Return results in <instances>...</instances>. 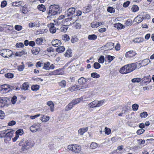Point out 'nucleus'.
I'll return each instance as SVG.
<instances>
[{
    "mask_svg": "<svg viewBox=\"0 0 154 154\" xmlns=\"http://www.w3.org/2000/svg\"><path fill=\"white\" fill-rule=\"evenodd\" d=\"M106 59L108 60V61L109 62H110L113 60L114 58L115 57L109 55H106Z\"/></svg>",
    "mask_w": 154,
    "mask_h": 154,
    "instance_id": "nucleus-45",
    "label": "nucleus"
},
{
    "mask_svg": "<svg viewBox=\"0 0 154 154\" xmlns=\"http://www.w3.org/2000/svg\"><path fill=\"white\" fill-rule=\"evenodd\" d=\"M143 20V16L141 15H139L136 17L134 21L136 22L137 23H141Z\"/></svg>",
    "mask_w": 154,
    "mask_h": 154,
    "instance_id": "nucleus-19",
    "label": "nucleus"
},
{
    "mask_svg": "<svg viewBox=\"0 0 154 154\" xmlns=\"http://www.w3.org/2000/svg\"><path fill=\"white\" fill-rule=\"evenodd\" d=\"M41 126L40 124H34L32 125L30 128V131L32 132H35L38 130Z\"/></svg>",
    "mask_w": 154,
    "mask_h": 154,
    "instance_id": "nucleus-12",
    "label": "nucleus"
},
{
    "mask_svg": "<svg viewBox=\"0 0 154 154\" xmlns=\"http://www.w3.org/2000/svg\"><path fill=\"white\" fill-rule=\"evenodd\" d=\"M16 134L18 136L22 135L23 134V130L22 129H19L16 132Z\"/></svg>",
    "mask_w": 154,
    "mask_h": 154,
    "instance_id": "nucleus-54",
    "label": "nucleus"
},
{
    "mask_svg": "<svg viewBox=\"0 0 154 154\" xmlns=\"http://www.w3.org/2000/svg\"><path fill=\"white\" fill-rule=\"evenodd\" d=\"M114 44L112 42H109L107 43L106 45V47L107 48L106 49L107 50H110L113 48Z\"/></svg>",
    "mask_w": 154,
    "mask_h": 154,
    "instance_id": "nucleus-30",
    "label": "nucleus"
},
{
    "mask_svg": "<svg viewBox=\"0 0 154 154\" xmlns=\"http://www.w3.org/2000/svg\"><path fill=\"white\" fill-rule=\"evenodd\" d=\"M105 102L104 100L100 101L97 100V107H99L102 106Z\"/></svg>",
    "mask_w": 154,
    "mask_h": 154,
    "instance_id": "nucleus-41",
    "label": "nucleus"
},
{
    "mask_svg": "<svg viewBox=\"0 0 154 154\" xmlns=\"http://www.w3.org/2000/svg\"><path fill=\"white\" fill-rule=\"evenodd\" d=\"M7 130L8 131L6 133L5 137L8 138L9 139H11L14 133V131L8 129Z\"/></svg>",
    "mask_w": 154,
    "mask_h": 154,
    "instance_id": "nucleus-17",
    "label": "nucleus"
},
{
    "mask_svg": "<svg viewBox=\"0 0 154 154\" xmlns=\"http://www.w3.org/2000/svg\"><path fill=\"white\" fill-rule=\"evenodd\" d=\"M139 8L137 5H134L131 8V10L133 12H135L139 10Z\"/></svg>",
    "mask_w": 154,
    "mask_h": 154,
    "instance_id": "nucleus-44",
    "label": "nucleus"
},
{
    "mask_svg": "<svg viewBox=\"0 0 154 154\" xmlns=\"http://www.w3.org/2000/svg\"><path fill=\"white\" fill-rule=\"evenodd\" d=\"M141 80L142 79L140 78H137L132 79L131 80V81L132 82L134 83L139 82L141 81Z\"/></svg>",
    "mask_w": 154,
    "mask_h": 154,
    "instance_id": "nucleus-61",
    "label": "nucleus"
},
{
    "mask_svg": "<svg viewBox=\"0 0 154 154\" xmlns=\"http://www.w3.org/2000/svg\"><path fill=\"white\" fill-rule=\"evenodd\" d=\"M75 9L74 8H71L68 9L65 12V16L66 17H69L70 16L73 15L75 13Z\"/></svg>",
    "mask_w": 154,
    "mask_h": 154,
    "instance_id": "nucleus-9",
    "label": "nucleus"
},
{
    "mask_svg": "<svg viewBox=\"0 0 154 154\" xmlns=\"http://www.w3.org/2000/svg\"><path fill=\"white\" fill-rule=\"evenodd\" d=\"M139 105L137 104H134L132 105V107L133 111H137Z\"/></svg>",
    "mask_w": 154,
    "mask_h": 154,
    "instance_id": "nucleus-53",
    "label": "nucleus"
},
{
    "mask_svg": "<svg viewBox=\"0 0 154 154\" xmlns=\"http://www.w3.org/2000/svg\"><path fill=\"white\" fill-rule=\"evenodd\" d=\"M64 56L66 57H69L72 56L71 50H67L64 54Z\"/></svg>",
    "mask_w": 154,
    "mask_h": 154,
    "instance_id": "nucleus-34",
    "label": "nucleus"
},
{
    "mask_svg": "<svg viewBox=\"0 0 154 154\" xmlns=\"http://www.w3.org/2000/svg\"><path fill=\"white\" fill-rule=\"evenodd\" d=\"M137 67V65L134 63L128 64L121 68L119 70L122 74H127L131 72Z\"/></svg>",
    "mask_w": 154,
    "mask_h": 154,
    "instance_id": "nucleus-1",
    "label": "nucleus"
},
{
    "mask_svg": "<svg viewBox=\"0 0 154 154\" xmlns=\"http://www.w3.org/2000/svg\"><path fill=\"white\" fill-rule=\"evenodd\" d=\"M74 106V105L71 102L66 106L65 108V110L66 111H69L71 110Z\"/></svg>",
    "mask_w": 154,
    "mask_h": 154,
    "instance_id": "nucleus-36",
    "label": "nucleus"
},
{
    "mask_svg": "<svg viewBox=\"0 0 154 154\" xmlns=\"http://www.w3.org/2000/svg\"><path fill=\"white\" fill-rule=\"evenodd\" d=\"M98 25L97 22L96 21H94L91 24V27L94 28L98 27L99 26Z\"/></svg>",
    "mask_w": 154,
    "mask_h": 154,
    "instance_id": "nucleus-40",
    "label": "nucleus"
},
{
    "mask_svg": "<svg viewBox=\"0 0 154 154\" xmlns=\"http://www.w3.org/2000/svg\"><path fill=\"white\" fill-rule=\"evenodd\" d=\"M68 149L75 153H79L81 150V147L80 145L72 144L68 146Z\"/></svg>",
    "mask_w": 154,
    "mask_h": 154,
    "instance_id": "nucleus-6",
    "label": "nucleus"
},
{
    "mask_svg": "<svg viewBox=\"0 0 154 154\" xmlns=\"http://www.w3.org/2000/svg\"><path fill=\"white\" fill-rule=\"evenodd\" d=\"M92 7L91 5L87 6L83 8V13H86L89 12L91 10Z\"/></svg>",
    "mask_w": 154,
    "mask_h": 154,
    "instance_id": "nucleus-22",
    "label": "nucleus"
},
{
    "mask_svg": "<svg viewBox=\"0 0 154 154\" xmlns=\"http://www.w3.org/2000/svg\"><path fill=\"white\" fill-rule=\"evenodd\" d=\"M91 80V78L85 79L83 77H81L78 80V82L79 84V85L81 89H85L88 87L87 84L88 80Z\"/></svg>",
    "mask_w": 154,
    "mask_h": 154,
    "instance_id": "nucleus-3",
    "label": "nucleus"
},
{
    "mask_svg": "<svg viewBox=\"0 0 154 154\" xmlns=\"http://www.w3.org/2000/svg\"><path fill=\"white\" fill-rule=\"evenodd\" d=\"M101 67V65L99 63L97 62H95L94 64V67L95 69H98Z\"/></svg>",
    "mask_w": 154,
    "mask_h": 154,
    "instance_id": "nucleus-57",
    "label": "nucleus"
},
{
    "mask_svg": "<svg viewBox=\"0 0 154 154\" xmlns=\"http://www.w3.org/2000/svg\"><path fill=\"white\" fill-rule=\"evenodd\" d=\"M137 53L135 51L131 50L127 52L125 54V57L128 59H131L136 55Z\"/></svg>",
    "mask_w": 154,
    "mask_h": 154,
    "instance_id": "nucleus-8",
    "label": "nucleus"
},
{
    "mask_svg": "<svg viewBox=\"0 0 154 154\" xmlns=\"http://www.w3.org/2000/svg\"><path fill=\"white\" fill-rule=\"evenodd\" d=\"M68 18L65 19L67 23L66 24L68 25H69L73 24L78 19V17L75 15L71 16Z\"/></svg>",
    "mask_w": 154,
    "mask_h": 154,
    "instance_id": "nucleus-7",
    "label": "nucleus"
},
{
    "mask_svg": "<svg viewBox=\"0 0 154 154\" xmlns=\"http://www.w3.org/2000/svg\"><path fill=\"white\" fill-rule=\"evenodd\" d=\"M39 88V86L38 85H34L31 87V89L33 91H37Z\"/></svg>",
    "mask_w": 154,
    "mask_h": 154,
    "instance_id": "nucleus-43",
    "label": "nucleus"
},
{
    "mask_svg": "<svg viewBox=\"0 0 154 154\" xmlns=\"http://www.w3.org/2000/svg\"><path fill=\"white\" fill-rule=\"evenodd\" d=\"M5 76L8 79L12 78L14 77L13 74L11 73H8L5 74Z\"/></svg>",
    "mask_w": 154,
    "mask_h": 154,
    "instance_id": "nucleus-52",
    "label": "nucleus"
},
{
    "mask_svg": "<svg viewBox=\"0 0 154 154\" xmlns=\"http://www.w3.org/2000/svg\"><path fill=\"white\" fill-rule=\"evenodd\" d=\"M97 38V36L95 34L89 35L88 37V38L89 40H95Z\"/></svg>",
    "mask_w": 154,
    "mask_h": 154,
    "instance_id": "nucleus-38",
    "label": "nucleus"
},
{
    "mask_svg": "<svg viewBox=\"0 0 154 154\" xmlns=\"http://www.w3.org/2000/svg\"><path fill=\"white\" fill-rule=\"evenodd\" d=\"M49 11L47 12L48 18L52 16L55 15L57 14H59L61 11V8L58 5H52L49 7Z\"/></svg>",
    "mask_w": 154,
    "mask_h": 154,
    "instance_id": "nucleus-2",
    "label": "nucleus"
},
{
    "mask_svg": "<svg viewBox=\"0 0 154 154\" xmlns=\"http://www.w3.org/2000/svg\"><path fill=\"white\" fill-rule=\"evenodd\" d=\"M29 86L26 83H24L23 84V88L25 90H26L28 89Z\"/></svg>",
    "mask_w": 154,
    "mask_h": 154,
    "instance_id": "nucleus-63",
    "label": "nucleus"
},
{
    "mask_svg": "<svg viewBox=\"0 0 154 154\" xmlns=\"http://www.w3.org/2000/svg\"><path fill=\"white\" fill-rule=\"evenodd\" d=\"M144 40L143 38L140 37L134 38L133 40V42L135 43H140L142 42Z\"/></svg>",
    "mask_w": 154,
    "mask_h": 154,
    "instance_id": "nucleus-31",
    "label": "nucleus"
},
{
    "mask_svg": "<svg viewBox=\"0 0 154 154\" xmlns=\"http://www.w3.org/2000/svg\"><path fill=\"white\" fill-rule=\"evenodd\" d=\"M83 99V97H82L80 98H77L73 100L71 102L74 105L80 103L81 101H82Z\"/></svg>",
    "mask_w": 154,
    "mask_h": 154,
    "instance_id": "nucleus-25",
    "label": "nucleus"
},
{
    "mask_svg": "<svg viewBox=\"0 0 154 154\" xmlns=\"http://www.w3.org/2000/svg\"><path fill=\"white\" fill-rule=\"evenodd\" d=\"M21 63L22 65H19L17 66V69L20 71H22L24 68V65L23 63L22 62Z\"/></svg>",
    "mask_w": 154,
    "mask_h": 154,
    "instance_id": "nucleus-46",
    "label": "nucleus"
},
{
    "mask_svg": "<svg viewBox=\"0 0 154 154\" xmlns=\"http://www.w3.org/2000/svg\"><path fill=\"white\" fill-rule=\"evenodd\" d=\"M148 116V114L147 112H141L140 115V116L142 118H146Z\"/></svg>",
    "mask_w": 154,
    "mask_h": 154,
    "instance_id": "nucleus-47",
    "label": "nucleus"
},
{
    "mask_svg": "<svg viewBox=\"0 0 154 154\" xmlns=\"http://www.w3.org/2000/svg\"><path fill=\"white\" fill-rule=\"evenodd\" d=\"M40 26V23L38 21L32 23L30 22L29 24V28H32L34 27H38Z\"/></svg>",
    "mask_w": 154,
    "mask_h": 154,
    "instance_id": "nucleus-18",
    "label": "nucleus"
},
{
    "mask_svg": "<svg viewBox=\"0 0 154 154\" xmlns=\"http://www.w3.org/2000/svg\"><path fill=\"white\" fill-rule=\"evenodd\" d=\"M47 104L50 107L51 111L53 112L54 110V105L53 102L52 101H48L47 102Z\"/></svg>",
    "mask_w": 154,
    "mask_h": 154,
    "instance_id": "nucleus-21",
    "label": "nucleus"
},
{
    "mask_svg": "<svg viewBox=\"0 0 154 154\" xmlns=\"http://www.w3.org/2000/svg\"><path fill=\"white\" fill-rule=\"evenodd\" d=\"M47 26L49 28L50 31L51 33H54L56 32V28L54 26V24L53 23H50L48 24Z\"/></svg>",
    "mask_w": 154,
    "mask_h": 154,
    "instance_id": "nucleus-13",
    "label": "nucleus"
},
{
    "mask_svg": "<svg viewBox=\"0 0 154 154\" xmlns=\"http://www.w3.org/2000/svg\"><path fill=\"white\" fill-rule=\"evenodd\" d=\"M58 84L61 88H65L66 85V82L64 80H62L58 82Z\"/></svg>",
    "mask_w": 154,
    "mask_h": 154,
    "instance_id": "nucleus-33",
    "label": "nucleus"
},
{
    "mask_svg": "<svg viewBox=\"0 0 154 154\" xmlns=\"http://www.w3.org/2000/svg\"><path fill=\"white\" fill-rule=\"evenodd\" d=\"M50 63L49 62L47 63H45L43 66V68L45 69L48 70L50 69Z\"/></svg>",
    "mask_w": 154,
    "mask_h": 154,
    "instance_id": "nucleus-56",
    "label": "nucleus"
},
{
    "mask_svg": "<svg viewBox=\"0 0 154 154\" xmlns=\"http://www.w3.org/2000/svg\"><path fill=\"white\" fill-rule=\"evenodd\" d=\"M150 62V61L149 59H146L144 60H143L142 64V66H145L147 65Z\"/></svg>",
    "mask_w": 154,
    "mask_h": 154,
    "instance_id": "nucleus-39",
    "label": "nucleus"
},
{
    "mask_svg": "<svg viewBox=\"0 0 154 154\" xmlns=\"http://www.w3.org/2000/svg\"><path fill=\"white\" fill-rule=\"evenodd\" d=\"M43 40L41 38H37L36 40V43L38 45L42 44L43 42Z\"/></svg>",
    "mask_w": 154,
    "mask_h": 154,
    "instance_id": "nucleus-60",
    "label": "nucleus"
},
{
    "mask_svg": "<svg viewBox=\"0 0 154 154\" xmlns=\"http://www.w3.org/2000/svg\"><path fill=\"white\" fill-rule=\"evenodd\" d=\"M28 11V8L27 7V6L26 5H24L22 7V12L24 14L26 13Z\"/></svg>",
    "mask_w": 154,
    "mask_h": 154,
    "instance_id": "nucleus-58",
    "label": "nucleus"
},
{
    "mask_svg": "<svg viewBox=\"0 0 154 154\" xmlns=\"http://www.w3.org/2000/svg\"><path fill=\"white\" fill-rule=\"evenodd\" d=\"M50 118V117L48 116L42 115L40 118V120L43 122H46L48 121Z\"/></svg>",
    "mask_w": 154,
    "mask_h": 154,
    "instance_id": "nucleus-20",
    "label": "nucleus"
},
{
    "mask_svg": "<svg viewBox=\"0 0 154 154\" xmlns=\"http://www.w3.org/2000/svg\"><path fill=\"white\" fill-rule=\"evenodd\" d=\"M40 50L39 48H34L32 50V52L33 54L36 55L39 53Z\"/></svg>",
    "mask_w": 154,
    "mask_h": 154,
    "instance_id": "nucleus-29",
    "label": "nucleus"
},
{
    "mask_svg": "<svg viewBox=\"0 0 154 154\" xmlns=\"http://www.w3.org/2000/svg\"><path fill=\"white\" fill-rule=\"evenodd\" d=\"M61 38L65 42H68L70 39L69 36L66 34L62 35Z\"/></svg>",
    "mask_w": 154,
    "mask_h": 154,
    "instance_id": "nucleus-32",
    "label": "nucleus"
},
{
    "mask_svg": "<svg viewBox=\"0 0 154 154\" xmlns=\"http://www.w3.org/2000/svg\"><path fill=\"white\" fill-rule=\"evenodd\" d=\"M12 54V51L8 49L0 50V55L5 58H8L11 57Z\"/></svg>",
    "mask_w": 154,
    "mask_h": 154,
    "instance_id": "nucleus-4",
    "label": "nucleus"
},
{
    "mask_svg": "<svg viewBox=\"0 0 154 154\" xmlns=\"http://www.w3.org/2000/svg\"><path fill=\"white\" fill-rule=\"evenodd\" d=\"M7 103L6 98L0 97V108L3 107Z\"/></svg>",
    "mask_w": 154,
    "mask_h": 154,
    "instance_id": "nucleus-16",
    "label": "nucleus"
},
{
    "mask_svg": "<svg viewBox=\"0 0 154 154\" xmlns=\"http://www.w3.org/2000/svg\"><path fill=\"white\" fill-rule=\"evenodd\" d=\"M91 77L94 78H98L100 77L99 74L96 72H93L91 74Z\"/></svg>",
    "mask_w": 154,
    "mask_h": 154,
    "instance_id": "nucleus-48",
    "label": "nucleus"
},
{
    "mask_svg": "<svg viewBox=\"0 0 154 154\" xmlns=\"http://www.w3.org/2000/svg\"><path fill=\"white\" fill-rule=\"evenodd\" d=\"M26 54V50L24 49L21 51L16 52L15 53V55L16 56L20 57L23 54Z\"/></svg>",
    "mask_w": 154,
    "mask_h": 154,
    "instance_id": "nucleus-24",
    "label": "nucleus"
},
{
    "mask_svg": "<svg viewBox=\"0 0 154 154\" xmlns=\"http://www.w3.org/2000/svg\"><path fill=\"white\" fill-rule=\"evenodd\" d=\"M98 146L97 144L94 142H92L90 146V148L91 149H94L97 148Z\"/></svg>",
    "mask_w": 154,
    "mask_h": 154,
    "instance_id": "nucleus-37",
    "label": "nucleus"
},
{
    "mask_svg": "<svg viewBox=\"0 0 154 154\" xmlns=\"http://www.w3.org/2000/svg\"><path fill=\"white\" fill-rule=\"evenodd\" d=\"M10 85L7 84L2 85L0 88V90L3 93L8 92L10 90Z\"/></svg>",
    "mask_w": 154,
    "mask_h": 154,
    "instance_id": "nucleus-10",
    "label": "nucleus"
},
{
    "mask_svg": "<svg viewBox=\"0 0 154 154\" xmlns=\"http://www.w3.org/2000/svg\"><path fill=\"white\" fill-rule=\"evenodd\" d=\"M56 50L58 53H62L65 50V48L64 46H59L56 48Z\"/></svg>",
    "mask_w": 154,
    "mask_h": 154,
    "instance_id": "nucleus-27",
    "label": "nucleus"
},
{
    "mask_svg": "<svg viewBox=\"0 0 154 154\" xmlns=\"http://www.w3.org/2000/svg\"><path fill=\"white\" fill-rule=\"evenodd\" d=\"M107 11L108 12L111 13H114L115 12L114 9L113 8L111 7H108L107 8Z\"/></svg>",
    "mask_w": 154,
    "mask_h": 154,
    "instance_id": "nucleus-51",
    "label": "nucleus"
},
{
    "mask_svg": "<svg viewBox=\"0 0 154 154\" xmlns=\"http://www.w3.org/2000/svg\"><path fill=\"white\" fill-rule=\"evenodd\" d=\"M68 28V27L66 26H63L61 27L60 29V30L61 32H66Z\"/></svg>",
    "mask_w": 154,
    "mask_h": 154,
    "instance_id": "nucleus-42",
    "label": "nucleus"
},
{
    "mask_svg": "<svg viewBox=\"0 0 154 154\" xmlns=\"http://www.w3.org/2000/svg\"><path fill=\"white\" fill-rule=\"evenodd\" d=\"M104 130L105 133L106 134L109 135L111 133V130L109 128L106 127Z\"/></svg>",
    "mask_w": 154,
    "mask_h": 154,
    "instance_id": "nucleus-59",
    "label": "nucleus"
},
{
    "mask_svg": "<svg viewBox=\"0 0 154 154\" xmlns=\"http://www.w3.org/2000/svg\"><path fill=\"white\" fill-rule=\"evenodd\" d=\"M64 72L62 69H57L49 73V75H62L63 74Z\"/></svg>",
    "mask_w": 154,
    "mask_h": 154,
    "instance_id": "nucleus-11",
    "label": "nucleus"
},
{
    "mask_svg": "<svg viewBox=\"0 0 154 154\" xmlns=\"http://www.w3.org/2000/svg\"><path fill=\"white\" fill-rule=\"evenodd\" d=\"M79 86L78 85H74L69 87L68 90L72 92L81 89Z\"/></svg>",
    "mask_w": 154,
    "mask_h": 154,
    "instance_id": "nucleus-15",
    "label": "nucleus"
},
{
    "mask_svg": "<svg viewBox=\"0 0 154 154\" xmlns=\"http://www.w3.org/2000/svg\"><path fill=\"white\" fill-rule=\"evenodd\" d=\"M47 31L46 29H41L38 30L37 31V34H41L44 33Z\"/></svg>",
    "mask_w": 154,
    "mask_h": 154,
    "instance_id": "nucleus-50",
    "label": "nucleus"
},
{
    "mask_svg": "<svg viewBox=\"0 0 154 154\" xmlns=\"http://www.w3.org/2000/svg\"><path fill=\"white\" fill-rule=\"evenodd\" d=\"M15 29L17 31H20L22 29V26L19 25H16L14 26Z\"/></svg>",
    "mask_w": 154,
    "mask_h": 154,
    "instance_id": "nucleus-62",
    "label": "nucleus"
},
{
    "mask_svg": "<svg viewBox=\"0 0 154 154\" xmlns=\"http://www.w3.org/2000/svg\"><path fill=\"white\" fill-rule=\"evenodd\" d=\"M88 129V127H87L80 128L78 130V133L80 135H82L85 132L87 131Z\"/></svg>",
    "mask_w": 154,
    "mask_h": 154,
    "instance_id": "nucleus-23",
    "label": "nucleus"
},
{
    "mask_svg": "<svg viewBox=\"0 0 154 154\" xmlns=\"http://www.w3.org/2000/svg\"><path fill=\"white\" fill-rule=\"evenodd\" d=\"M104 61V57L103 56H101L98 60V62L100 63H103Z\"/></svg>",
    "mask_w": 154,
    "mask_h": 154,
    "instance_id": "nucleus-55",
    "label": "nucleus"
},
{
    "mask_svg": "<svg viewBox=\"0 0 154 154\" xmlns=\"http://www.w3.org/2000/svg\"><path fill=\"white\" fill-rule=\"evenodd\" d=\"M88 106L91 108L97 107V100H94L88 104Z\"/></svg>",
    "mask_w": 154,
    "mask_h": 154,
    "instance_id": "nucleus-28",
    "label": "nucleus"
},
{
    "mask_svg": "<svg viewBox=\"0 0 154 154\" xmlns=\"http://www.w3.org/2000/svg\"><path fill=\"white\" fill-rule=\"evenodd\" d=\"M8 130H4L0 131V138H2L5 137V134Z\"/></svg>",
    "mask_w": 154,
    "mask_h": 154,
    "instance_id": "nucleus-49",
    "label": "nucleus"
},
{
    "mask_svg": "<svg viewBox=\"0 0 154 154\" xmlns=\"http://www.w3.org/2000/svg\"><path fill=\"white\" fill-rule=\"evenodd\" d=\"M125 24L127 26H131L132 24V21L130 19L128 20L125 22Z\"/></svg>",
    "mask_w": 154,
    "mask_h": 154,
    "instance_id": "nucleus-64",
    "label": "nucleus"
},
{
    "mask_svg": "<svg viewBox=\"0 0 154 154\" xmlns=\"http://www.w3.org/2000/svg\"><path fill=\"white\" fill-rule=\"evenodd\" d=\"M114 26L117 29H122L125 28V26L120 23L115 24Z\"/></svg>",
    "mask_w": 154,
    "mask_h": 154,
    "instance_id": "nucleus-26",
    "label": "nucleus"
},
{
    "mask_svg": "<svg viewBox=\"0 0 154 154\" xmlns=\"http://www.w3.org/2000/svg\"><path fill=\"white\" fill-rule=\"evenodd\" d=\"M19 145L22 146L21 149L23 151L27 150L30 146L29 143L28 141L24 139L22 140L20 142Z\"/></svg>",
    "mask_w": 154,
    "mask_h": 154,
    "instance_id": "nucleus-5",
    "label": "nucleus"
},
{
    "mask_svg": "<svg viewBox=\"0 0 154 154\" xmlns=\"http://www.w3.org/2000/svg\"><path fill=\"white\" fill-rule=\"evenodd\" d=\"M37 8L39 11L43 12L46 11V8L45 7V6L43 4L38 5Z\"/></svg>",
    "mask_w": 154,
    "mask_h": 154,
    "instance_id": "nucleus-35",
    "label": "nucleus"
},
{
    "mask_svg": "<svg viewBox=\"0 0 154 154\" xmlns=\"http://www.w3.org/2000/svg\"><path fill=\"white\" fill-rule=\"evenodd\" d=\"M51 43L52 45L55 47H58L61 44V41L57 39L53 40L51 42Z\"/></svg>",
    "mask_w": 154,
    "mask_h": 154,
    "instance_id": "nucleus-14",
    "label": "nucleus"
}]
</instances>
